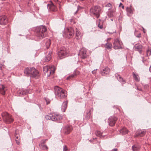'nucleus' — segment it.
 Returning <instances> with one entry per match:
<instances>
[{"label":"nucleus","instance_id":"obj_51","mask_svg":"<svg viewBox=\"0 0 151 151\" xmlns=\"http://www.w3.org/2000/svg\"><path fill=\"white\" fill-rule=\"evenodd\" d=\"M122 9H124V5H122Z\"/></svg>","mask_w":151,"mask_h":151},{"label":"nucleus","instance_id":"obj_16","mask_svg":"<svg viewBox=\"0 0 151 151\" xmlns=\"http://www.w3.org/2000/svg\"><path fill=\"white\" fill-rule=\"evenodd\" d=\"M146 132V131L145 130L138 129L136 134V136H143L145 134Z\"/></svg>","mask_w":151,"mask_h":151},{"label":"nucleus","instance_id":"obj_12","mask_svg":"<svg viewBox=\"0 0 151 151\" xmlns=\"http://www.w3.org/2000/svg\"><path fill=\"white\" fill-rule=\"evenodd\" d=\"M117 119V118L115 116H111L108 120V123L109 125L111 127L114 126Z\"/></svg>","mask_w":151,"mask_h":151},{"label":"nucleus","instance_id":"obj_8","mask_svg":"<svg viewBox=\"0 0 151 151\" xmlns=\"http://www.w3.org/2000/svg\"><path fill=\"white\" fill-rule=\"evenodd\" d=\"M68 52L69 51L65 47H62L58 51V54L60 59H62L67 56Z\"/></svg>","mask_w":151,"mask_h":151},{"label":"nucleus","instance_id":"obj_21","mask_svg":"<svg viewBox=\"0 0 151 151\" xmlns=\"http://www.w3.org/2000/svg\"><path fill=\"white\" fill-rule=\"evenodd\" d=\"M45 141L44 140L42 141L39 145L40 148L43 150L47 149V146L45 144Z\"/></svg>","mask_w":151,"mask_h":151},{"label":"nucleus","instance_id":"obj_25","mask_svg":"<svg viewBox=\"0 0 151 151\" xmlns=\"http://www.w3.org/2000/svg\"><path fill=\"white\" fill-rule=\"evenodd\" d=\"M51 52H49L48 54L45 58V62H48L50 60L51 58Z\"/></svg>","mask_w":151,"mask_h":151},{"label":"nucleus","instance_id":"obj_54","mask_svg":"<svg viewBox=\"0 0 151 151\" xmlns=\"http://www.w3.org/2000/svg\"><path fill=\"white\" fill-rule=\"evenodd\" d=\"M111 20L113 21V19H111Z\"/></svg>","mask_w":151,"mask_h":151},{"label":"nucleus","instance_id":"obj_20","mask_svg":"<svg viewBox=\"0 0 151 151\" xmlns=\"http://www.w3.org/2000/svg\"><path fill=\"white\" fill-rule=\"evenodd\" d=\"M110 71V70L108 67H106L105 68L102 69L101 71V74L102 75L104 76L106 74H108Z\"/></svg>","mask_w":151,"mask_h":151},{"label":"nucleus","instance_id":"obj_45","mask_svg":"<svg viewBox=\"0 0 151 151\" xmlns=\"http://www.w3.org/2000/svg\"><path fill=\"white\" fill-rule=\"evenodd\" d=\"M111 38H107V39L105 40V41H106V42H108V41L110 40H111Z\"/></svg>","mask_w":151,"mask_h":151},{"label":"nucleus","instance_id":"obj_5","mask_svg":"<svg viewBox=\"0 0 151 151\" xmlns=\"http://www.w3.org/2000/svg\"><path fill=\"white\" fill-rule=\"evenodd\" d=\"M45 118L47 120L59 122L62 119V117L59 114H53L50 115H47L45 116Z\"/></svg>","mask_w":151,"mask_h":151},{"label":"nucleus","instance_id":"obj_31","mask_svg":"<svg viewBox=\"0 0 151 151\" xmlns=\"http://www.w3.org/2000/svg\"><path fill=\"white\" fill-rule=\"evenodd\" d=\"M133 77L135 80L137 82H138L139 81V76L134 73H133Z\"/></svg>","mask_w":151,"mask_h":151},{"label":"nucleus","instance_id":"obj_44","mask_svg":"<svg viewBox=\"0 0 151 151\" xmlns=\"http://www.w3.org/2000/svg\"><path fill=\"white\" fill-rule=\"evenodd\" d=\"M111 151H118V149L117 148H114Z\"/></svg>","mask_w":151,"mask_h":151},{"label":"nucleus","instance_id":"obj_48","mask_svg":"<svg viewBox=\"0 0 151 151\" xmlns=\"http://www.w3.org/2000/svg\"><path fill=\"white\" fill-rule=\"evenodd\" d=\"M3 66V65L2 64H0V69H1V68H2V66Z\"/></svg>","mask_w":151,"mask_h":151},{"label":"nucleus","instance_id":"obj_24","mask_svg":"<svg viewBox=\"0 0 151 151\" xmlns=\"http://www.w3.org/2000/svg\"><path fill=\"white\" fill-rule=\"evenodd\" d=\"M128 130L125 128H122L120 131V133L123 135H125L128 133Z\"/></svg>","mask_w":151,"mask_h":151},{"label":"nucleus","instance_id":"obj_35","mask_svg":"<svg viewBox=\"0 0 151 151\" xmlns=\"http://www.w3.org/2000/svg\"><path fill=\"white\" fill-rule=\"evenodd\" d=\"M90 115H91V113L90 111H89L88 112L86 115V119H88L90 117Z\"/></svg>","mask_w":151,"mask_h":151},{"label":"nucleus","instance_id":"obj_53","mask_svg":"<svg viewBox=\"0 0 151 151\" xmlns=\"http://www.w3.org/2000/svg\"><path fill=\"white\" fill-rule=\"evenodd\" d=\"M54 1L55 2H57L58 1V0H54Z\"/></svg>","mask_w":151,"mask_h":151},{"label":"nucleus","instance_id":"obj_1","mask_svg":"<svg viewBox=\"0 0 151 151\" xmlns=\"http://www.w3.org/2000/svg\"><path fill=\"white\" fill-rule=\"evenodd\" d=\"M46 31L47 29L44 26L38 27L35 30V35L39 39H42L46 36L45 32Z\"/></svg>","mask_w":151,"mask_h":151},{"label":"nucleus","instance_id":"obj_38","mask_svg":"<svg viewBox=\"0 0 151 151\" xmlns=\"http://www.w3.org/2000/svg\"><path fill=\"white\" fill-rule=\"evenodd\" d=\"M98 27L100 29H102L103 28V26L102 24H101L100 22H99V23L98 25Z\"/></svg>","mask_w":151,"mask_h":151},{"label":"nucleus","instance_id":"obj_3","mask_svg":"<svg viewBox=\"0 0 151 151\" xmlns=\"http://www.w3.org/2000/svg\"><path fill=\"white\" fill-rule=\"evenodd\" d=\"M24 73L27 76L36 77L39 76L38 71L34 68H27L24 70Z\"/></svg>","mask_w":151,"mask_h":151},{"label":"nucleus","instance_id":"obj_18","mask_svg":"<svg viewBox=\"0 0 151 151\" xmlns=\"http://www.w3.org/2000/svg\"><path fill=\"white\" fill-rule=\"evenodd\" d=\"M6 90V88L4 85H1L0 87V93L4 95L5 94V91Z\"/></svg>","mask_w":151,"mask_h":151},{"label":"nucleus","instance_id":"obj_46","mask_svg":"<svg viewBox=\"0 0 151 151\" xmlns=\"http://www.w3.org/2000/svg\"><path fill=\"white\" fill-rule=\"evenodd\" d=\"M18 134V130H15V134L17 135V134Z\"/></svg>","mask_w":151,"mask_h":151},{"label":"nucleus","instance_id":"obj_6","mask_svg":"<svg viewBox=\"0 0 151 151\" xmlns=\"http://www.w3.org/2000/svg\"><path fill=\"white\" fill-rule=\"evenodd\" d=\"M43 69L44 73L47 74L48 77L50 76L51 74H53L55 70L54 66H45Z\"/></svg>","mask_w":151,"mask_h":151},{"label":"nucleus","instance_id":"obj_36","mask_svg":"<svg viewBox=\"0 0 151 151\" xmlns=\"http://www.w3.org/2000/svg\"><path fill=\"white\" fill-rule=\"evenodd\" d=\"M45 100L47 104H50V100L48 99V98H45Z\"/></svg>","mask_w":151,"mask_h":151},{"label":"nucleus","instance_id":"obj_39","mask_svg":"<svg viewBox=\"0 0 151 151\" xmlns=\"http://www.w3.org/2000/svg\"><path fill=\"white\" fill-rule=\"evenodd\" d=\"M15 141H16V143L19 145L20 144L19 140V139L17 140V139H15Z\"/></svg>","mask_w":151,"mask_h":151},{"label":"nucleus","instance_id":"obj_9","mask_svg":"<svg viewBox=\"0 0 151 151\" xmlns=\"http://www.w3.org/2000/svg\"><path fill=\"white\" fill-rule=\"evenodd\" d=\"M1 115L3 120L6 123H10L14 121L13 119L11 116L6 112L3 113Z\"/></svg>","mask_w":151,"mask_h":151},{"label":"nucleus","instance_id":"obj_42","mask_svg":"<svg viewBox=\"0 0 151 151\" xmlns=\"http://www.w3.org/2000/svg\"><path fill=\"white\" fill-rule=\"evenodd\" d=\"M79 6H78V7H77V10L74 13V14H76L77 12H78V9H79Z\"/></svg>","mask_w":151,"mask_h":151},{"label":"nucleus","instance_id":"obj_33","mask_svg":"<svg viewBox=\"0 0 151 151\" xmlns=\"http://www.w3.org/2000/svg\"><path fill=\"white\" fill-rule=\"evenodd\" d=\"M126 11L127 14H131L132 13V10L130 7H127L126 8Z\"/></svg>","mask_w":151,"mask_h":151},{"label":"nucleus","instance_id":"obj_23","mask_svg":"<svg viewBox=\"0 0 151 151\" xmlns=\"http://www.w3.org/2000/svg\"><path fill=\"white\" fill-rule=\"evenodd\" d=\"M67 101L63 102L61 108V110L63 112H64L65 111L67 107Z\"/></svg>","mask_w":151,"mask_h":151},{"label":"nucleus","instance_id":"obj_55","mask_svg":"<svg viewBox=\"0 0 151 151\" xmlns=\"http://www.w3.org/2000/svg\"><path fill=\"white\" fill-rule=\"evenodd\" d=\"M1 118H0V120H1Z\"/></svg>","mask_w":151,"mask_h":151},{"label":"nucleus","instance_id":"obj_10","mask_svg":"<svg viewBox=\"0 0 151 151\" xmlns=\"http://www.w3.org/2000/svg\"><path fill=\"white\" fill-rule=\"evenodd\" d=\"M122 42L120 41L119 39L116 38L114 40L113 44V48L115 49H121L122 48Z\"/></svg>","mask_w":151,"mask_h":151},{"label":"nucleus","instance_id":"obj_50","mask_svg":"<svg viewBox=\"0 0 151 151\" xmlns=\"http://www.w3.org/2000/svg\"><path fill=\"white\" fill-rule=\"evenodd\" d=\"M137 89L140 91H142V89L141 88H137Z\"/></svg>","mask_w":151,"mask_h":151},{"label":"nucleus","instance_id":"obj_29","mask_svg":"<svg viewBox=\"0 0 151 151\" xmlns=\"http://www.w3.org/2000/svg\"><path fill=\"white\" fill-rule=\"evenodd\" d=\"M45 45L46 48L48 49L50 46L51 41L50 39H47L45 40Z\"/></svg>","mask_w":151,"mask_h":151},{"label":"nucleus","instance_id":"obj_47","mask_svg":"<svg viewBox=\"0 0 151 151\" xmlns=\"http://www.w3.org/2000/svg\"><path fill=\"white\" fill-rule=\"evenodd\" d=\"M15 139H17V140H18V139L19 140V137H18V136L16 137Z\"/></svg>","mask_w":151,"mask_h":151},{"label":"nucleus","instance_id":"obj_34","mask_svg":"<svg viewBox=\"0 0 151 151\" xmlns=\"http://www.w3.org/2000/svg\"><path fill=\"white\" fill-rule=\"evenodd\" d=\"M146 54L147 56H149L151 55V48L148 47L147 50Z\"/></svg>","mask_w":151,"mask_h":151},{"label":"nucleus","instance_id":"obj_43","mask_svg":"<svg viewBox=\"0 0 151 151\" xmlns=\"http://www.w3.org/2000/svg\"><path fill=\"white\" fill-rule=\"evenodd\" d=\"M137 37L139 38L141 37V34L140 33H139L138 35L136 36Z\"/></svg>","mask_w":151,"mask_h":151},{"label":"nucleus","instance_id":"obj_27","mask_svg":"<svg viewBox=\"0 0 151 151\" xmlns=\"http://www.w3.org/2000/svg\"><path fill=\"white\" fill-rule=\"evenodd\" d=\"M115 76L117 77V79L119 81L121 82L122 83H124V80L118 74H116Z\"/></svg>","mask_w":151,"mask_h":151},{"label":"nucleus","instance_id":"obj_15","mask_svg":"<svg viewBox=\"0 0 151 151\" xmlns=\"http://www.w3.org/2000/svg\"><path fill=\"white\" fill-rule=\"evenodd\" d=\"M79 74V72L76 69L74 71L73 73L70 75L67 78V79L70 80L75 76L78 75Z\"/></svg>","mask_w":151,"mask_h":151},{"label":"nucleus","instance_id":"obj_13","mask_svg":"<svg viewBox=\"0 0 151 151\" xmlns=\"http://www.w3.org/2000/svg\"><path fill=\"white\" fill-rule=\"evenodd\" d=\"M86 49L85 48H82L80 50L78 55L81 58L85 59L86 57Z\"/></svg>","mask_w":151,"mask_h":151},{"label":"nucleus","instance_id":"obj_49","mask_svg":"<svg viewBox=\"0 0 151 151\" xmlns=\"http://www.w3.org/2000/svg\"><path fill=\"white\" fill-rule=\"evenodd\" d=\"M150 71L151 72V66L149 68Z\"/></svg>","mask_w":151,"mask_h":151},{"label":"nucleus","instance_id":"obj_52","mask_svg":"<svg viewBox=\"0 0 151 151\" xmlns=\"http://www.w3.org/2000/svg\"><path fill=\"white\" fill-rule=\"evenodd\" d=\"M121 5H122V3H120L119 5V6H120Z\"/></svg>","mask_w":151,"mask_h":151},{"label":"nucleus","instance_id":"obj_14","mask_svg":"<svg viewBox=\"0 0 151 151\" xmlns=\"http://www.w3.org/2000/svg\"><path fill=\"white\" fill-rule=\"evenodd\" d=\"M7 22L6 17L5 15L0 16V24L2 25L6 24Z\"/></svg>","mask_w":151,"mask_h":151},{"label":"nucleus","instance_id":"obj_40","mask_svg":"<svg viewBox=\"0 0 151 151\" xmlns=\"http://www.w3.org/2000/svg\"><path fill=\"white\" fill-rule=\"evenodd\" d=\"M106 6L107 7H109L111 8V7L112 5L111 4L108 3L106 5Z\"/></svg>","mask_w":151,"mask_h":151},{"label":"nucleus","instance_id":"obj_7","mask_svg":"<svg viewBox=\"0 0 151 151\" xmlns=\"http://www.w3.org/2000/svg\"><path fill=\"white\" fill-rule=\"evenodd\" d=\"M74 34V31L72 28H66L63 33V36L68 38L72 37Z\"/></svg>","mask_w":151,"mask_h":151},{"label":"nucleus","instance_id":"obj_19","mask_svg":"<svg viewBox=\"0 0 151 151\" xmlns=\"http://www.w3.org/2000/svg\"><path fill=\"white\" fill-rule=\"evenodd\" d=\"M72 129V128L71 126L67 125L65 128V134H69Z\"/></svg>","mask_w":151,"mask_h":151},{"label":"nucleus","instance_id":"obj_26","mask_svg":"<svg viewBox=\"0 0 151 151\" xmlns=\"http://www.w3.org/2000/svg\"><path fill=\"white\" fill-rule=\"evenodd\" d=\"M82 35L81 33L78 30H76V38L77 40H78L81 38Z\"/></svg>","mask_w":151,"mask_h":151},{"label":"nucleus","instance_id":"obj_30","mask_svg":"<svg viewBox=\"0 0 151 151\" xmlns=\"http://www.w3.org/2000/svg\"><path fill=\"white\" fill-rule=\"evenodd\" d=\"M139 149V147L136 145H134L132 147V149L133 151H138Z\"/></svg>","mask_w":151,"mask_h":151},{"label":"nucleus","instance_id":"obj_22","mask_svg":"<svg viewBox=\"0 0 151 151\" xmlns=\"http://www.w3.org/2000/svg\"><path fill=\"white\" fill-rule=\"evenodd\" d=\"M102 47H104L106 48L107 49H110L112 47V44L111 43L109 42H106L105 44H102Z\"/></svg>","mask_w":151,"mask_h":151},{"label":"nucleus","instance_id":"obj_41","mask_svg":"<svg viewBox=\"0 0 151 151\" xmlns=\"http://www.w3.org/2000/svg\"><path fill=\"white\" fill-rule=\"evenodd\" d=\"M96 70H96H93V71H92V73L93 74H95L96 73Z\"/></svg>","mask_w":151,"mask_h":151},{"label":"nucleus","instance_id":"obj_37","mask_svg":"<svg viewBox=\"0 0 151 151\" xmlns=\"http://www.w3.org/2000/svg\"><path fill=\"white\" fill-rule=\"evenodd\" d=\"M63 151H68V149L66 145H64L63 146Z\"/></svg>","mask_w":151,"mask_h":151},{"label":"nucleus","instance_id":"obj_4","mask_svg":"<svg viewBox=\"0 0 151 151\" xmlns=\"http://www.w3.org/2000/svg\"><path fill=\"white\" fill-rule=\"evenodd\" d=\"M101 11V8L99 6H96L90 9V13L91 15H93L98 18L99 17Z\"/></svg>","mask_w":151,"mask_h":151},{"label":"nucleus","instance_id":"obj_11","mask_svg":"<svg viewBox=\"0 0 151 151\" xmlns=\"http://www.w3.org/2000/svg\"><path fill=\"white\" fill-rule=\"evenodd\" d=\"M47 7L48 9L51 11L55 12L57 10V7L51 1H50L49 3L47 4Z\"/></svg>","mask_w":151,"mask_h":151},{"label":"nucleus","instance_id":"obj_17","mask_svg":"<svg viewBox=\"0 0 151 151\" xmlns=\"http://www.w3.org/2000/svg\"><path fill=\"white\" fill-rule=\"evenodd\" d=\"M134 47L136 50L139 51L140 53H141L142 48V46L140 44H136L134 46Z\"/></svg>","mask_w":151,"mask_h":151},{"label":"nucleus","instance_id":"obj_2","mask_svg":"<svg viewBox=\"0 0 151 151\" xmlns=\"http://www.w3.org/2000/svg\"><path fill=\"white\" fill-rule=\"evenodd\" d=\"M54 89L56 98L60 99H63L66 97L67 95L65 93V91L62 88L56 86L55 87Z\"/></svg>","mask_w":151,"mask_h":151},{"label":"nucleus","instance_id":"obj_32","mask_svg":"<svg viewBox=\"0 0 151 151\" xmlns=\"http://www.w3.org/2000/svg\"><path fill=\"white\" fill-rule=\"evenodd\" d=\"M96 135L98 137H99L101 138H102V137H102V133L100 131H97L95 133Z\"/></svg>","mask_w":151,"mask_h":151},{"label":"nucleus","instance_id":"obj_28","mask_svg":"<svg viewBox=\"0 0 151 151\" xmlns=\"http://www.w3.org/2000/svg\"><path fill=\"white\" fill-rule=\"evenodd\" d=\"M27 93L26 91H19L17 92V94L19 96H24Z\"/></svg>","mask_w":151,"mask_h":151}]
</instances>
